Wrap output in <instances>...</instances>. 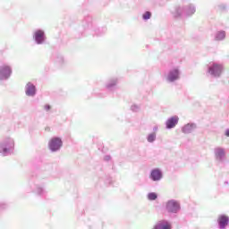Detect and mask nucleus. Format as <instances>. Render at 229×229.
<instances>
[{"label": "nucleus", "mask_w": 229, "mask_h": 229, "mask_svg": "<svg viewBox=\"0 0 229 229\" xmlns=\"http://www.w3.org/2000/svg\"><path fill=\"white\" fill-rule=\"evenodd\" d=\"M15 151V140L12 137H5L0 142V155L2 157H10Z\"/></svg>", "instance_id": "nucleus-1"}, {"label": "nucleus", "mask_w": 229, "mask_h": 229, "mask_svg": "<svg viewBox=\"0 0 229 229\" xmlns=\"http://www.w3.org/2000/svg\"><path fill=\"white\" fill-rule=\"evenodd\" d=\"M153 130H154V131H157L158 130V127H157V126H155V127L153 128Z\"/></svg>", "instance_id": "nucleus-29"}, {"label": "nucleus", "mask_w": 229, "mask_h": 229, "mask_svg": "<svg viewBox=\"0 0 229 229\" xmlns=\"http://www.w3.org/2000/svg\"><path fill=\"white\" fill-rule=\"evenodd\" d=\"M12 66L7 64H4L0 65V81H6V80H10L12 76Z\"/></svg>", "instance_id": "nucleus-8"}, {"label": "nucleus", "mask_w": 229, "mask_h": 229, "mask_svg": "<svg viewBox=\"0 0 229 229\" xmlns=\"http://www.w3.org/2000/svg\"><path fill=\"white\" fill-rule=\"evenodd\" d=\"M142 19L143 21H149V19H151V12L149 11L145 12L142 15Z\"/></svg>", "instance_id": "nucleus-22"}, {"label": "nucleus", "mask_w": 229, "mask_h": 229, "mask_svg": "<svg viewBox=\"0 0 229 229\" xmlns=\"http://www.w3.org/2000/svg\"><path fill=\"white\" fill-rule=\"evenodd\" d=\"M179 121L180 117H178V115L169 117L165 123L166 130H173V128H175Z\"/></svg>", "instance_id": "nucleus-11"}, {"label": "nucleus", "mask_w": 229, "mask_h": 229, "mask_svg": "<svg viewBox=\"0 0 229 229\" xmlns=\"http://www.w3.org/2000/svg\"><path fill=\"white\" fill-rule=\"evenodd\" d=\"M25 94L29 98H35L37 95V87L31 82H28L25 86Z\"/></svg>", "instance_id": "nucleus-14"}, {"label": "nucleus", "mask_w": 229, "mask_h": 229, "mask_svg": "<svg viewBox=\"0 0 229 229\" xmlns=\"http://www.w3.org/2000/svg\"><path fill=\"white\" fill-rule=\"evenodd\" d=\"M152 229H173L171 222L166 219L158 220Z\"/></svg>", "instance_id": "nucleus-13"}, {"label": "nucleus", "mask_w": 229, "mask_h": 229, "mask_svg": "<svg viewBox=\"0 0 229 229\" xmlns=\"http://www.w3.org/2000/svg\"><path fill=\"white\" fill-rule=\"evenodd\" d=\"M216 223L218 229H227L229 225V216L225 214L219 215Z\"/></svg>", "instance_id": "nucleus-10"}, {"label": "nucleus", "mask_w": 229, "mask_h": 229, "mask_svg": "<svg viewBox=\"0 0 229 229\" xmlns=\"http://www.w3.org/2000/svg\"><path fill=\"white\" fill-rule=\"evenodd\" d=\"M198 128V125L194 123H189L187 124H184L181 131L182 133H184L185 135H189L191 133H192L193 131H196Z\"/></svg>", "instance_id": "nucleus-15"}, {"label": "nucleus", "mask_w": 229, "mask_h": 229, "mask_svg": "<svg viewBox=\"0 0 229 229\" xmlns=\"http://www.w3.org/2000/svg\"><path fill=\"white\" fill-rule=\"evenodd\" d=\"M226 38V32L225 30L216 31L215 33L214 40L216 42H221Z\"/></svg>", "instance_id": "nucleus-18"}, {"label": "nucleus", "mask_w": 229, "mask_h": 229, "mask_svg": "<svg viewBox=\"0 0 229 229\" xmlns=\"http://www.w3.org/2000/svg\"><path fill=\"white\" fill-rule=\"evenodd\" d=\"M106 33V28H101L96 30V35L98 37H101V35H105Z\"/></svg>", "instance_id": "nucleus-21"}, {"label": "nucleus", "mask_w": 229, "mask_h": 229, "mask_svg": "<svg viewBox=\"0 0 229 229\" xmlns=\"http://www.w3.org/2000/svg\"><path fill=\"white\" fill-rule=\"evenodd\" d=\"M164 176L162 170L160 168H154L151 170L149 178L152 182H160Z\"/></svg>", "instance_id": "nucleus-12"}, {"label": "nucleus", "mask_w": 229, "mask_h": 229, "mask_svg": "<svg viewBox=\"0 0 229 229\" xmlns=\"http://www.w3.org/2000/svg\"><path fill=\"white\" fill-rule=\"evenodd\" d=\"M7 205L4 202H0V210L6 208Z\"/></svg>", "instance_id": "nucleus-25"}, {"label": "nucleus", "mask_w": 229, "mask_h": 229, "mask_svg": "<svg viewBox=\"0 0 229 229\" xmlns=\"http://www.w3.org/2000/svg\"><path fill=\"white\" fill-rule=\"evenodd\" d=\"M225 185H228V182H225Z\"/></svg>", "instance_id": "nucleus-31"}, {"label": "nucleus", "mask_w": 229, "mask_h": 229, "mask_svg": "<svg viewBox=\"0 0 229 229\" xmlns=\"http://www.w3.org/2000/svg\"><path fill=\"white\" fill-rule=\"evenodd\" d=\"M112 157L110 156H105L104 160H106V162H108Z\"/></svg>", "instance_id": "nucleus-27"}, {"label": "nucleus", "mask_w": 229, "mask_h": 229, "mask_svg": "<svg viewBox=\"0 0 229 229\" xmlns=\"http://www.w3.org/2000/svg\"><path fill=\"white\" fill-rule=\"evenodd\" d=\"M32 38L38 46H42L46 42V32L43 30H36L32 34Z\"/></svg>", "instance_id": "nucleus-9"}, {"label": "nucleus", "mask_w": 229, "mask_h": 229, "mask_svg": "<svg viewBox=\"0 0 229 229\" xmlns=\"http://www.w3.org/2000/svg\"><path fill=\"white\" fill-rule=\"evenodd\" d=\"M131 109L132 112H139V110H140V106L134 104L131 106Z\"/></svg>", "instance_id": "nucleus-23"}, {"label": "nucleus", "mask_w": 229, "mask_h": 229, "mask_svg": "<svg viewBox=\"0 0 229 229\" xmlns=\"http://www.w3.org/2000/svg\"><path fill=\"white\" fill-rule=\"evenodd\" d=\"M147 199H148V201H155L158 199V194H157L156 192H149L147 195Z\"/></svg>", "instance_id": "nucleus-20"}, {"label": "nucleus", "mask_w": 229, "mask_h": 229, "mask_svg": "<svg viewBox=\"0 0 229 229\" xmlns=\"http://www.w3.org/2000/svg\"><path fill=\"white\" fill-rule=\"evenodd\" d=\"M119 83V79L117 77H113L109 79L106 83V90L112 91L117 89V85Z\"/></svg>", "instance_id": "nucleus-16"}, {"label": "nucleus", "mask_w": 229, "mask_h": 229, "mask_svg": "<svg viewBox=\"0 0 229 229\" xmlns=\"http://www.w3.org/2000/svg\"><path fill=\"white\" fill-rule=\"evenodd\" d=\"M180 76H182V71L179 66H175L171 68L166 74H165V80L166 83H174L180 80Z\"/></svg>", "instance_id": "nucleus-4"}, {"label": "nucleus", "mask_w": 229, "mask_h": 229, "mask_svg": "<svg viewBox=\"0 0 229 229\" xmlns=\"http://www.w3.org/2000/svg\"><path fill=\"white\" fill-rule=\"evenodd\" d=\"M147 140H148V142H149L150 144H153V142H155V140H157V133H156V132L149 133V134L147 136Z\"/></svg>", "instance_id": "nucleus-19"}, {"label": "nucleus", "mask_w": 229, "mask_h": 229, "mask_svg": "<svg viewBox=\"0 0 229 229\" xmlns=\"http://www.w3.org/2000/svg\"><path fill=\"white\" fill-rule=\"evenodd\" d=\"M220 9H221V10H225V6H223V7H220Z\"/></svg>", "instance_id": "nucleus-30"}, {"label": "nucleus", "mask_w": 229, "mask_h": 229, "mask_svg": "<svg viewBox=\"0 0 229 229\" xmlns=\"http://www.w3.org/2000/svg\"><path fill=\"white\" fill-rule=\"evenodd\" d=\"M165 208L168 214L176 215L182 210V204L179 200L172 199L165 202Z\"/></svg>", "instance_id": "nucleus-5"}, {"label": "nucleus", "mask_w": 229, "mask_h": 229, "mask_svg": "<svg viewBox=\"0 0 229 229\" xmlns=\"http://www.w3.org/2000/svg\"><path fill=\"white\" fill-rule=\"evenodd\" d=\"M215 160L218 165H223L226 160V148L216 147L214 148Z\"/></svg>", "instance_id": "nucleus-6"}, {"label": "nucleus", "mask_w": 229, "mask_h": 229, "mask_svg": "<svg viewBox=\"0 0 229 229\" xmlns=\"http://www.w3.org/2000/svg\"><path fill=\"white\" fill-rule=\"evenodd\" d=\"M31 192H34V194H37L38 196H46L47 192L46 189L39 185H36L32 188Z\"/></svg>", "instance_id": "nucleus-17"}, {"label": "nucleus", "mask_w": 229, "mask_h": 229, "mask_svg": "<svg viewBox=\"0 0 229 229\" xmlns=\"http://www.w3.org/2000/svg\"><path fill=\"white\" fill-rule=\"evenodd\" d=\"M225 72V65L221 63L211 62L207 65V73L212 78H221Z\"/></svg>", "instance_id": "nucleus-3"}, {"label": "nucleus", "mask_w": 229, "mask_h": 229, "mask_svg": "<svg viewBox=\"0 0 229 229\" xmlns=\"http://www.w3.org/2000/svg\"><path fill=\"white\" fill-rule=\"evenodd\" d=\"M64 146V141H62V138L60 137H53L48 142V149L51 153H56L62 149Z\"/></svg>", "instance_id": "nucleus-7"}, {"label": "nucleus", "mask_w": 229, "mask_h": 229, "mask_svg": "<svg viewBox=\"0 0 229 229\" xmlns=\"http://www.w3.org/2000/svg\"><path fill=\"white\" fill-rule=\"evenodd\" d=\"M57 64H64V57L62 55L58 56L55 60Z\"/></svg>", "instance_id": "nucleus-24"}, {"label": "nucleus", "mask_w": 229, "mask_h": 229, "mask_svg": "<svg viewBox=\"0 0 229 229\" xmlns=\"http://www.w3.org/2000/svg\"><path fill=\"white\" fill-rule=\"evenodd\" d=\"M172 13L174 17H192L196 13V5L190 4L185 6H176Z\"/></svg>", "instance_id": "nucleus-2"}, {"label": "nucleus", "mask_w": 229, "mask_h": 229, "mask_svg": "<svg viewBox=\"0 0 229 229\" xmlns=\"http://www.w3.org/2000/svg\"><path fill=\"white\" fill-rule=\"evenodd\" d=\"M44 110L46 111V112H49V110H51V106L50 105H45L44 106Z\"/></svg>", "instance_id": "nucleus-26"}, {"label": "nucleus", "mask_w": 229, "mask_h": 229, "mask_svg": "<svg viewBox=\"0 0 229 229\" xmlns=\"http://www.w3.org/2000/svg\"><path fill=\"white\" fill-rule=\"evenodd\" d=\"M225 136L229 138V129L225 131Z\"/></svg>", "instance_id": "nucleus-28"}]
</instances>
